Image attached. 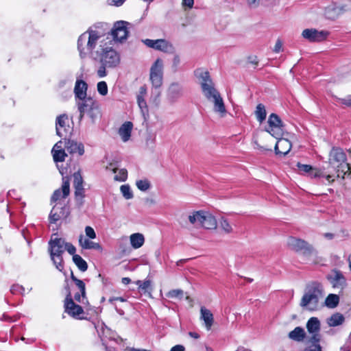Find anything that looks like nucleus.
<instances>
[{
  "label": "nucleus",
  "instance_id": "obj_1",
  "mask_svg": "<svg viewBox=\"0 0 351 351\" xmlns=\"http://www.w3.org/2000/svg\"><path fill=\"white\" fill-rule=\"evenodd\" d=\"M108 26L107 23H98L93 27H90L86 32L81 34L77 40V49L81 58L90 54L93 58L96 56V52L100 51L102 47H106L104 43V32L96 29L97 27Z\"/></svg>",
  "mask_w": 351,
  "mask_h": 351
},
{
  "label": "nucleus",
  "instance_id": "obj_2",
  "mask_svg": "<svg viewBox=\"0 0 351 351\" xmlns=\"http://www.w3.org/2000/svg\"><path fill=\"white\" fill-rule=\"evenodd\" d=\"M195 76L199 79L202 92L204 97L214 104V111L223 117L226 114V109L222 97L215 88V84L208 71L197 69Z\"/></svg>",
  "mask_w": 351,
  "mask_h": 351
},
{
  "label": "nucleus",
  "instance_id": "obj_3",
  "mask_svg": "<svg viewBox=\"0 0 351 351\" xmlns=\"http://www.w3.org/2000/svg\"><path fill=\"white\" fill-rule=\"evenodd\" d=\"M93 58L99 62L97 75L100 78L105 77L108 75V69H115L121 63L119 53L112 47L108 45L100 48V51L96 52V56H94Z\"/></svg>",
  "mask_w": 351,
  "mask_h": 351
},
{
  "label": "nucleus",
  "instance_id": "obj_4",
  "mask_svg": "<svg viewBox=\"0 0 351 351\" xmlns=\"http://www.w3.org/2000/svg\"><path fill=\"white\" fill-rule=\"evenodd\" d=\"M324 297L323 285L317 281H312L306 286L300 306L304 310L315 311L319 308V301Z\"/></svg>",
  "mask_w": 351,
  "mask_h": 351
},
{
  "label": "nucleus",
  "instance_id": "obj_5",
  "mask_svg": "<svg viewBox=\"0 0 351 351\" xmlns=\"http://www.w3.org/2000/svg\"><path fill=\"white\" fill-rule=\"evenodd\" d=\"M345 152L340 148H333L330 152V165L336 169L337 176L342 178L351 175V165L347 162Z\"/></svg>",
  "mask_w": 351,
  "mask_h": 351
},
{
  "label": "nucleus",
  "instance_id": "obj_6",
  "mask_svg": "<svg viewBox=\"0 0 351 351\" xmlns=\"http://www.w3.org/2000/svg\"><path fill=\"white\" fill-rule=\"evenodd\" d=\"M65 241L62 238H51L49 241V252L51 260L56 268L62 271L64 269V261L62 254L64 252Z\"/></svg>",
  "mask_w": 351,
  "mask_h": 351
},
{
  "label": "nucleus",
  "instance_id": "obj_7",
  "mask_svg": "<svg viewBox=\"0 0 351 351\" xmlns=\"http://www.w3.org/2000/svg\"><path fill=\"white\" fill-rule=\"evenodd\" d=\"M76 103L80 112V120L82 119L85 114H88L93 120L99 113L98 103L90 97L78 100Z\"/></svg>",
  "mask_w": 351,
  "mask_h": 351
},
{
  "label": "nucleus",
  "instance_id": "obj_8",
  "mask_svg": "<svg viewBox=\"0 0 351 351\" xmlns=\"http://www.w3.org/2000/svg\"><path fill=\"white\" fill-rule=\"evenodd\" d=\"M287 244L290 249L301 252L305 256L309 257L317 254L314 247L304 240L291 237L288 239Z\"/></svg>",
  "mask_w": 351,
  "mask_h": 351
},
{
  "label": "nucleus",
  "instance_id": "obj_9",
  "mask_svg": "<svg viewBox=\"0 0 351 351\" xmlns=\"http://www.w3.org/2000/svg\"><path fill=\"white\" fill-rule=\"evenodd\" d=\"M268 127L265 131L275 138L282 137L284 134V124L278 115L272 113L268 119Z\"/></svg>",
  "mask_w": 351,
  "mask_h": 351
},
{
  "label": "nucleus",
  "instance_id": "obj_10",
  "mask_svg": "<svg viewBox=\"0 0 351 351\" xmlns=\"http://www.w3.org/2000/svg\"><path fill=\"white\" fill-rule=\"evenodd\" d=\"M143 44H145L147 47L152 48L156 51H162L166 53H173L174 52L175 48L171 43L166 39H144L142 40Z\"/></svg>",
  "mask_w": 351,
  "mask_h": 351
},
{
  "label": "nucleus",
  "instance_id": "obj_11",
  "mask_svg": "<svg viewBox=\"0 0 351 351\" xmlns=\"http://www.w3.org/2000/svg\"><path fill=\"white\" fill-rule=\"evenodd\" d=\"M321 324L317 317H311L306 323V329L309 334L307 337L308 342H320L321 335H320Z\"/></svg>",
  "mask_w": 351,
  "mask_h": 351
},
{
  "label": "nucleus",
  "instance_id": "obj_12",
  "mask_svg": "<svg viewBox=\"0 0 351 351\" xmlns=\"http://www.w3.org/2000/svg\"><path fill=\"white\" fill-rule=\"evenodd\" d=\"M163 62L158 58L150 69V80L156 88L161 86L162 84Z\"/></svg>",
  "mask_w": 351,
  "mask_h": 351
},
{
  "label": "nucleus",
  "instance_id": "obj_13",
  "mask_svg": "<svg viewBox=\"0 0 351 351\" xmlns=\"http://www.w3.org/2000/svg\"><path fill=\"white\" fill-rule=\"evenodd\" d=\"M64 311L70 316L75 319H82L84 318V310L82 307L76 304L71 297V292L69 291L64 300Z\"/></svg>",
  "mask_w": 351,
  "mask_h": 351
},
{
  "label": "nucleus",
  "instance_id": "obj_14",
  "mask_svg": "<svg viewBox=\"0 0 351 351\" xmlns=\"http://www.w3.org/2000/svg\"><path fill=\"white\" fill-rule=\"evenodd\" d=\"M130 23L125 21H119L114 23L113 28L111 30V35L114 40L123 42L128 36V25Z\"/></svg>",
  "mask_w": 351,
  "mask_h": 351
},
{
  "label": "nucleus",
  "instance_id": "obj_15",
  "mask_svg": "<svg viewBox=\"0 0 351 351\" xmlns=\"http://www.w3.org/2000/svg\"><path fill=\"white\" fill-rule=\"evenodd\" d=\"M68 116L65 114H60L56 118V134L61 138H66L71 134V129L68 124Z\"/></svg>",
  "mask_w": 351,
  "mask_h": 351
},
{
  "label": "nucleus",
  "instance_id": "obj_16",
  "mask_svg": "<svg viewBox=\"0 0 351 351\" xmlns=\"http://www.w3.org/2000/svg\"><path fill=\"white\" fill-rule=\"evenodd\" d=\"M69 214V208L67 206L56 204L51 210L49 221L51 223H56L60 219H66Z\"/></svg>",
  "mask_w": 351,
  "mask_h": 351
},
{
  "label": "nucleus",
  "instance_id": "obj_17",
  "mask_svg": "<svg viewBox=\"0 0 351 351\" xmlns=\"http://www.w3.org/2000/svg\"><path fill=\"white\" fill-rule=\"evenodd\" d=\"M302 35L304 38L310 42H321L327 38L328 33L326 31H319L311 28L303 30Z\"/></svg>",
  "mask_w": 351,
  "mask_h": 351
},
{
  "label": "nucleus",
  "instance_id": "obj_18",
  "mask_svg": "<svg viewBox=\"0 0 351 351\" xmlns=\"http://www.w3.org/2000/svg\"><path fill=\"white\" fill-rule=\"evenodd\" d=\"M70 193V183L69 180L66 178H62V184L60 189H56L51 197V202H56L60 201L62 199H65L67 196H69Z\"/></svg>",
  "mask_w": 351,
  "mask_h": 351
},
{
  "label": "nucleus",
  "instance_id": "obj_19",
  "mask_svg": "<svg viewBox=\"0 0 351 351\" xmlns=\"http://www.w3.org/2000/svg\"><path fill=\"white\" fill-rule=\"evenodd\" d=\"M276 139L278 141L274 147L276 154L282 156H286L291 149V142L287 138H282V136Z\"/></svg>",
  "mask_w": 351,
  "mask_h": 351
},
{
  "label": "nucleus",
  "instance_id": "obj_20",
  "mask_svg": "<svg viewBox=\"0 0 351 351\" xmlns=\"http://www.w3.org/2000/svg\"><path fill=\"white\" fill-rule=\"evenodd\" d=\"M65 148L70 154H78L82 156L84 154V146L82 143L74 140L64 138Z\"/></svg>",
  "mask_w": 351,
  "mask_h": 351
},
{
  "label": "nucleus",
  "instance_id": "obj_21",
  "mask_svg": "<svg viewBox=\"0 0 351 351\" xmlns=\"http://www.w3.org/2000/svg\"><path fill=\"white\" fill-rule=\"evenodd\" d=\"M328 279L335 288L343 289L346 285V279L339 271H334L332 274L328 277Z\"/></svg>",
  "mask_w": 351,
  "mask_h": 351
},
{
  "label": "nucleus",
  "instance_id": "obj_22",
  "mask_svg": "<svg viewBox=\"0 0 351 351\" xmlns=\"http://www.w3.org/2000/svg\"><path fill=\"white\" fill-rule=\"evenodd\" d=\"M183 95L182 86L177 84H171L167 91V97L171 102H175Z\"/></svg>",
  "mask_w": 351,
  "mask_h": 351
},
{
  "label": "nucleus",
  "instance_id": "obj_23",
  "mask_svg": "<svg viewBox=\"0 0 351 351\" xmlns=\"http://www.w3.org/2000/svg\"><path fill=\"white\" fill-rule=\"evenodd\" d=\"M297 167L301 173L302 174H308L311 178H319L322 176V173L320 170L313 168L312 166L309 165H304L300 162H298Z\"/></svg>",
  "mask_w": 351,
  "mask_h": 351
},
{
  "label": "nucleus",
  "instance_id": "obj_24",
  "mask_svg": "<svg viewBox=\"0 0 351 351\" xmlns=\"http://www.w3.org/2000/svg\"><path fill=\"white\" fill-rule=\"evenodd\" d=\"M106 169L111 171L113 173H117L114 178V180L124 182L127 180L128 171L125 169H119L116 164L110 163L109 165L106 167Z\"/></svg>",
  "mask_w": 351,
  "mask_h": 351
},
{
  "label": "nucleus",
  "instance_id": "obj_25",
  "mask_svg": "<svg viewBox=\"0 0 351 351\" xmlns=\"http://www.w3.org/2000/svg\"><path fill=\"white\" fill-rule=\"evenodd\" d=\"M87 89L88 85L84 80H77L74 88L75 97L78 100L88 97L86 94Z\"/></svg>",
  "mask_w": 351,
  "mask_h": 351
},
{
  "label": "nucleus",
  "instance_id": "obj_26",
  "mask_svg": "<svg viewBox=\"0 0 351 351\" xmlns=\"http://www.w3.org/2000/svg\"><path fill=\"white\" fill-rule=\"evenodd\" d=\"M200 319L204 321L206 329L210 330L214 322V317L211 311L204 306H202L200 308Z\"/></svg>",
  "mask_w": 351,
  "mask_h": 351
},
{
  "label": "nucleus",
  "instance_id": "obj_27",
  "mask_svg": "<svg viewBox=\"0 0 351 351\" xmlns=\"http://www.w3.org/2000/svg\"><path fill=\"white\" fill-rule=\"evenodd\" d=\"M79 244L82 249L84 250H101L102 248L98 243L90 241L86 238L83 234L79 237Z\"/></svg>",
  "mask_w": 351,
  "mask_h": 351
},
{
  "label": "nucleus",
  "instance_id": "obj_28",
  "mask_svg": "<svg viewBox=\"0 0 351 351\" xmlns=\"http://www.w3.org/2000/svg\"><path fill=\"white\" fill-rule=\"evenodd\" d=\"M217 226V222L215 217L210 213L205 211L201 227L208 230H215Z\"/></svg>",
  "mask_w": 351,
  "mask_h": 351
},
{
  "label": "nucleus",
  "instance_id": "obj_29",
  "mask_svg": "<svg viewBox=\"0 0 351 351\" xmlns=\"http://www.w3.org/2000/svg\"><path fill=\"white\" fill-rule=\"evenodd\" d=\"M204 215H205L204 210L193 211L188 215L189 221L195 227H201Z\"/></svg>",
  "mask_w": 351,
  "mask_h": 351
},
{
  "label": "nucleus",
  "instance_id": "obj_30",
  "mask_svg": "<svg viewBox=\"0 0 351 351\" xmlns=\"http://www.w3.org/2000/svg\"><path fill=\"white\" fill-rule=\"evenodd\" d=\"M132 126L133 125L130 121H127L124 123L119 128V134L123 141L126 142L129 140L131 136Z\"/></svg>",
  "mask_w": 351,
  "mask_h": 351
},
{
  "label": "nucleus",
  "instance_id": "obj_31",
  "mask_svg": "<svg viewBox=\"0 0 351 351\" xmlns=\"http://www.w3.org/2000/svg\"><path fill=\"white\" fill-rule=\"evenodd\" d=\"M288 337L295 341L301 342L306 337V332L302 327L298 326L289 332Z\"/></svg>",
  "mask_w": 351,
  "mask_h": 351
},
{
  "label": "nucleus",
  "instance_id": "obj_32",
  "mask_svg": "<svg viewBox=\"0 0 351 351\" xmlns=\"http://www.w3.org/2000/svg\"><path fill=\"white\" fill-rule=\"evenodd\" d=\"M130 241L134 249H138L143 245L145 237L141 233H134L130 235Z\"/></svg>",
  "mask_w": 351,
  "mask_h": 351
},
{
  "label": "nucleus",
  "instance_id": "obj_33",
  "mask_svg": "<svg viewBox=\"0 0 351 351\" xmlns=\"http://www.w3.org/2000/svg\"><path fill=\"white\" fill-rule=\"evenodd\" d=\"M345 320L343 315L341 313H337L332 315L328 319V324L330 326L335 327L339 325H341Z\"/></svg>",
  "mask_w": 351,
  "mask_h": 351
},
{
  "label": "nucleus",
  "instance_id": "obj_34",
  "mask_svg": "<svg viewBox=\"0 0 351 351\" xmlns=\"http://www.w3.org/2000/svg\"><path fill=\"white\" fill-rule=\"evenodd\" d=\"M339 302V297L336 294H329L325 300V305L330 308H334L337 306Z\"/></svg>",
  "mask_w": 351,
  "mask_h": 351
},
{
  "label": "nucleus",
  "instance_id": "obj_35",
  "mask_svg": "<svg viewBox=\"0 0 351 351\" xmlns=\"http://www.w3.org/2000/svg\"><path fill=\"white\" fill-rule=\"evenodd\" d=\"M255 115L258 122L261 123L265 120L267 116V112L265 107L263 104H259L257 105L255 110Z\"/></svg>",
  "mask_w": 351,
  "mask_h": 351
},
{
  "label": "nucleus",
  "instance_id": "obj_36",
  "mask_svg": "<svg viewBox=\"0 0 351 351\" xmlns=\"http://www.w3.org/2000/svg\"><path fill=\"white\" fill-rule=\"evenodd\" d=\"M73 261L80 271H85L87 270L88 265L80 255H74L73 256Z\"/></svg>",
  "mask_w": 351,
  "mask_h": 351
},
{
  "label": "nucleus",
  "instance_id": "obj_37",
  "mask_svg": "<svg viewBox=\"0 0 351 351\" xmlns=\"http://www.w3.org/2000/svg\"><path fill=\"white\" fill-rule=\"evenodd\" d=\"M219 227L226 234L232 232L233 228L227 219L221 217L219 220Z\"/></svg>",
  "mask_w": 351,
  "mask_h": 351
},
{
  "label": "nucleus",
  "instance_id": "obj_38",
  "mask_svg": "<svg viewBox=\"0 0 351 351\" xmlns=\"http://www.w3.org/2000/svg\"><path fill=\"white\" fill-rule=\"evenodd\" d=\"M75 197L79 206H82L84 203L83 199L84 197V189L83 186L75 188Z\"/></svg>",
  "mask_w": 351,
  "mask_h": 351
},
{
  "label": "nucleus",
  "instance_id": "obj_39",
  "mask_svg": "<svg viewBox=\"0 0 351 351\" xmlns=\"http://www.w3.org/2000/svg\"><path fill=\"white\" fill-rule=\"evenodd\" d=\"M53 160L56 162H63L65 160L67 154L65 153L64 149H58L55 152H51Z\"/></svg>",
  "mask_w": 351,
  "mask_h": 351
},
{
  "label": "nucleus",
  "instance_id": "obj_40",
  "mask_svg": "<svg viewBox=\"0 0 351 351\" xmlns=\"http://www.w3.org/2000/svg\"><path fill=\"white\" fill-rule=\"evenodd\" d=\"M167 297L169 298H175L178 300H182L184 297V291L182 289H172L169 291L167 294Z\"/></svg>",
  "mask_w": 351,
  "mask_h": 351
},
{
  "label": "nucleus",
  "instance_id": "obj_41",
  "mask_svg": "<svg viewBox=\"0 0 351 351\" xmlns=\"http://www.w3.org/2000/svg\"><path fill=\"white\" fill-rule=\"evenodd\" d=\"M71 280L75 282V284L76 285V286L78 287L80 293H82V295L84 297L85 294H86V287H85V283L77 278L73 273H71Z\"/></svg>",
  "mask_w": 351,
  "mask_h": 351
},
{
  "label": "nucleus",
  "instance_id": "obj_42",
  "mask_svg": "<svg viewBox=\"0 0 351 351\" xmlns=\"http://www.w3.org/2000/svg\"><path fill=\"white\" fill-rule=\"evenodd\" d=\"M120 190L125 199H130L133 197V193L128 184L122 185L120 188Z\"/></svg>",
  "mask_w": 351,
  "mask_h": 351
},
{
  "label": "nucleus",
  "instance_id": "obj_43",
  "mask_svg": "<svg viewBox=\"0 0 351 351\" xmlns=\"http://www.w3.org/2000/svg\"><path fill=\"white\" fill-rule=\"evenodd\" d=\"M97 89L98 93L102 96H106L108 94V85L104 81H101L97 83Z\"/></svg>",
  "mask_w": 351,
  "mask_h": 351
},
{
  "label": "nucleus",
  "instance_id": "obj_44",
  "mask_svg": "<svg viewBox=\"0 0 351 351\" xmlns=\"http://www.w3.org/2000/svg\"><path fill=\"white\" fill-rule=\"evenodd\" d=\"M138 289L143 291H147L151 287V280H145L144 281L138 280L136 282Z\"/></svg>",
  "mask_w": 351,
  "mask_h": 351
},
{
  "label": "nucleus",
  "instance_id": "obj_45",
  "mask_svg": "<svg viewBox=\"0 0 351 351\" xmlns=\"http://www.w3.org/2000/svg\"><path fill=\"white\" fill-rule=\"evenodd\" d=\"M136 184L137 188L142 191H145L148 190L150 187V184L149 181L147 180H138Z\"/></svg>",
  "mask_w": 351,
  "mask_h": 351
},
{
  "label": "nucleus",
  "instance_id": "obj_46",
  "mask_svg": "<svg viewBox=\"0 0 351 351\" xmlns=\"http://www.w3.org/2000/svg\"><path fill=\"white\" fill-rule=\"evenodd\" d=\"M319 343L320 342H308L307 341V343L310 345L307 346L304 351H322V347Z\"/></svg>",
  "mask_w": 351,
  "mask_h": 351
},
{
  "label": "nucleus",
  "instance_id": "obj_47",
  "mask_svg": "<svg viewBox=\"0 0 351 351\" xmlns=\"http://www.w3.org/2000/svg\"><path fill=\"white\" fill-rule=\"evenodd\" d=\"M74 182L73 185L74 188L77 187H82L83 186V179L80 172L75 173L73 174Z\"/></svg>",
  "mask_w": 351,
  "mask_h": 351
},
{
  "label": "nucleus",
  "instance_id": "obj_48",
  "mask_svg": "<svg viewBox=\"0 0 351 351\" xmlns=\"http://www.w3.org/2000/svg\"><path fill=\"white\" fill-rule=\"evenodd\" d=\"M137 103L139 108L141 109V113L143 114L144 118H145V117L148 116L149 114L148 107L146 101H139V102Z\"/></svg>",
  "mask_w": 351,
  "mask_h": 351
},
{
  "label": "nucleus",
  "instance_id": "obj_49",
  "mask_svg": "<svg viewBox=\"0 0 351 351\" xmlns=\"http://www.w3.org/2000/svg\"><path fill=\"white\" fill-rule=\"evenodd\" d=\"M147 94V88L145 86H142L140 87L138 93L137 95L136 99L137 102H139V101H145V97Z\"/></svg>",
  "mask_w": 351,
  "mask_h": 351
},
{
  "label": "nucleus",
  "instance_id": "obj_50",
  "mask_svg": "<svg viewBox=\"0 0 351 351\" xmlns=\"http://www.w3.org/2000/svg\"><path fill=\"white\" fill-rule=\"evenodd\" d=\"M85 233L87 237L93 239L96 238V233L94 229L90 226H86L85 228Z\"/></svg>",
  "mask_w": 351,
  "mask_h": 351
},
{
  "label": "nucleus",
  "instance_id": "obj_51",
  "mask_svg": "<svg viewBox=\"0 0 351 351\" xmlns=\"http://www.w3.org/2000/svg\"><path fill=\"white\" fill-rule=\"evenodd\" d=\"M64 250H66L71 255H73V256L75 254L76 248L75 247L71 244V243H66L65 242L64 245Z\"/></svg>",
  "mask_w": 351,
  "mask_h": 351
},
{
  "label": "nucleus",
  "instance_id": "obj_52",
  "mask_svg": "<svg viewBox=\"0 0 351 351\" xmlns=\"http://www.w3.org/2000/svg\"><path fill=\"white\" fill-rule=\"evenodd\" d=\"M74 298L75 300L80 302V303H82L83 304H88V300H87V298L86 297V295H84V296L82 295V293H77L75 294L74 295Z\"/></svg>",
  "mask_w": 351,
  "mask_h": 351
},
{
  "label": "nucleus",
  "instance_id": "obj_53",
  "mask_svg": "<svg viewBox=\"0 0 351 351\" xmlns=\"http://www.w3.org/2000/svg\"><path fill=\"white\" fill-rule=\"evenodd\" d=\"M182 4L185 10L186 8L191 9L194 4V0H182Z\"/></svg>",
  "mask_w": 351,
  "mask_h": 351
},
{
  "label": "nucleus",
  "instance_id": "obj_54",
  "mask_svg": "<svg viewBox=\"0 0 351 351\" xmlns=\"http://www.w3.org/2000/svg\"><path fill=\"white\" fill-rule=\"evenodd\" d=\"M339 102L347 106H351V95H348L345 98L339 99Z\"/></svg>",
  "mask_w": 351,
  "mask_h": 351
},
{
  "label": "nucleus",
  "instance_id": "obj_55",
  "mask_svg": "<svg viewBox=\"0 0 351 351\" xmlns=\"http://www.w3.org/2000/svg\"><path fill=\"white\" fill-rule=\"evenodd\" d=\"M282 43L281 42V40L280 39H278L276 44H275V46H274V51L275 53H279L281 49H282Z\"/></svg>",
  "mask_w": 351,
  "mask_h": 351
},
{
  "label": "nucleus",
  "instance_id": "obj_56",
  "mask_svg": "<svg viewBox=\"0 0 351 351\" xmlns=\"http://www.w3.org/2000/svg\"><path fill=\"white\" fill-rule=\"evenodd\" d=\"M21 290H23V288L19 285H15L12 286V287L10 289V291L12 293H16V292H19Z\"/></svg>",
  "mask_w": 351,
  "mask_h": 351
},
{
  "label": "nucleus",
  "instance_id": "obj_57",
  "mask_svg": "<svg viewBox=\"0 0 351 351\" xmlns=\"http://www.w3.org/2000/svg\"><path fill=\"white\" fill-rule=\"evenodd\" d=\"M58 149H64L62 148V141H60L57 142V143L54 145V146H53V149H52L51 152H55V151H57V150H58Z\"/></svg>",
  "mask_w": 351,
  "mask_h": 351
},
{
  "label": "nucleus",
  "instance_id": "obj_58",
  "mask_svg": "<svg viewBox=\"0 0 351 351\" xmlns=\"http://www.w3.org/2000/svg\"><path fill=\"white\" fill-rule=\"evenodd\" d=\"M180 63V58L179 55L176 54L173 58V64L174 66H178Z\"/></svg>",
  "mask_w": 351,
  "mask_h": 351
},
{
  "label": "nucleus",
  "instance_id": "obj_59",
  "mask_svg": "<svg viewBox=\"0 0 351 351\" xmlns=\"http://www.w3.org/2000/svg\"><path fill=\"white\" fill-rule=\"evenodd\" d=\"M185 348L182 345H176L173 347H172L170 350V351H184Z\"/></svg>",
  "mask_w": 351,
  "mask_h": 351
},
{
  "label": "nucleus",
  "instance_id": "obj_60",
  "mask_svg": "<svg viewBox=\"0 0 351 351\" xmlns=\"http://www.w3.org/2000/svg\"><path fill=\"white\" fill-rule=\"evenodd\" d=\"M247 3L250 6L256 8L259 4V0H247Z\"/></svg>",
  "mask_w": 351,
  "mask_h": 351
},
{
  "label": "nucleus",
  "instance_id": "obj_61",
  "mask_svg": "<svg viewBox=\"0 0 351 351\" xmlns=\"http://www.w3.org/2000/svg\"><path fill=\"white\" fill-rule=\"evenodd\" d=\"M125 0H110V4L116 5V6H120L121 5Z\"/></svg>",
  "mask_w": 351,
  "mask_h": 351
},
{
  "label": "nucleus",
  "instance_id": "obj_62",
  "mask_svg": "<svg viewBox=\"0 0 351 351\" xmlns=\"http://www.w3.org/2000/svg\"><path fill=\"white\" fill-rule=\"evenodd\" d=\"M114 301L125 302L126 300L122 297H114L109 299V302L112 303Z\"/></svg>",
  "mask_w": 351,
  "mask_h": 351
},
{
  "label": "nucleus",
  "instance_id": "obj_63",
  "mask_svg": "<svg viewBox=\"0 0 351 351\" xmlns=\"http://www.w3.org/2000/svg\"><path fill=\"white\" fill-rule=\"evenodd\" d=\"M189 335L196 339L199 338V334L195 332H189Z\"/></svg>",
  "mask_w": 351,
  "mask_h": 351
},
{
  "label": "nucleus",
  "instance_id": "obj_64",
  "mask_svg": "<svg viewBox=\"0 0 351 351\" xmlns=\"http://www.w3.org/2000/svg\"><path fill=\"white\" fill-rule=\"evenodd\" d=\"M130 282H131V280L129 278H122V283L124 285H128Z\"/></svg>",
  "mask_w": 351,
  "mask_h": 351
}]
</instances>
